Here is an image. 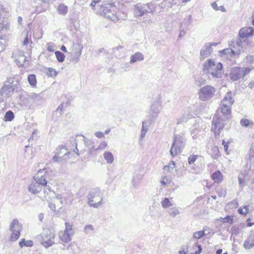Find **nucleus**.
Returning <instances> with one entry per match:
<instances>
[{"instance_id": "f257e3e1", "label": "nucleus", "mask_w": 254, "mask_h": 254, "mask_svg": "<svg viewBox=\"0 0 254 254\" xmlns=\"http://www.w3.org/2000/svg\"><path fill=\"white\" fill-rule=\"evenodd\" d=\"M223 65L221 63H216L209 59L203 65V72L209 78H220L223 72Z\"/></svg>"}, {"instance_id": "f03ea898", "label": "nucleus", "mask_w": 254, "mask_h": 254, "mask_svg": "<svg viewBox=\"0 0 254 254\" xmlns=\"http://www.w3.org/2000/svg\"><path fill=\"white\" fill-rule=\"evenodd\" d=\"M99 11L101 14L111 20L117 22L119 20H124L127 15L124 14V17H120L117 15L116 7L114 3H105L100 6Z\"/></svg>"}, {"instance_id": "7ed1b4c3", "label": "nucleus", "mask_w": 254, "mask_h": 254, "mask_svg": "<svg viewBox=\"0 0 254 254\" xmlns=\"http://www.w3.org/2000/svg\"><path fill=\"white\" fill-rule=\"evenodd\" d=\"M234 101L231 92H228L217 111L221 113L222 115L220 116L227 120L231 118V107Z\"/></svg>"}, {"instance_id": "20e7f679", "label": "nucleus", "mask_w": 254, "mask_h": 254, "mask_svg": "<svg viewBox=\"0 0 254 254\" xmlns=\"http://www.w3.org/2000/svg\"><path fill=\"white\" fill-rule=\"evenodd\" d=\"M87 202L90 207L97 208L102 204V195L98 188L91 190L87 196Z\"/></svg>"}, {"instance_id": "39448f33", "label": "nucleus", "mask_w": 254, "mask_h": 254, "mask_svg": "<svg viewBox=\"0 0 254 254\" xmlns=\"http://www.w3.org/2000/svg\"><path fill=\"white\" fill-rule=\"evenodd\" d=\"M185 139L182 136L179 134L175 135L173 142L170 151L171 155L174 157L178 153H181L185 146Z\"/></svg>"}, {"instance_id": "423d86ee", "label": "nucleus", "mask_w": 254, "mask_h": 254, "mask_svg": "<svg viewBox=\"0 0 254 254\" xmlns=\"http://www.w3.org/2000/svg\"><path fill=\"white\" fill-rule=\"evenodd\" d=\"M227 120L221 116L215 115L213 117L212 121L211 130L214 131L216 137L219 135L220 132L226 124Z\"/></svg>"}, {"instance_id": "0eeeda50", "label": "nucleus", "mask_w": 254, "mask_h": 254, "mask_svg": "<svg viewBox=\"0 0 254 254\" xmlns=\"http://www.w3.org/2000/svg\"><path fill=\"white\" fill-rule=\"evenodd\" d=\"M154 8V4L152 2L145 4L139 3L135 5L134 13L136 16H142L147 13L152 12V9Z\"/></svg>"}, {"instance_id": "6e6552de", "label": "nucleus", "mask_w": 254, "mask_h": 254, "mask_svg": "<svg viewBox=\"0 0 254 254\" xmlns=\"http://www.w3.org/2000/svg\"><path fill=\"white\" fill-rule=\"evenodd\" d=\"M215 91L213 86L205 85L199 89L198 93L199 98L201 101H207L213 97Z\"/></svg>"}, {"instance_id": "1a4fd4ad", "label": "nucleus", "mask_w": 254, "mask_h": 254, "mask_svg": "<svg viewBox=\"0 0 254 254\" xmlns=\"http://www.w3.org/2000/svg\"><path fill=\"white\" fill-rule=\"evenodd\" d=\"M9 230L11 232L10 237L11 241H16L20 237L22 231V225L17 219H13L9 226Z\"/></svg>"}, {"instance_id": "9d476101", "label": "nucleus", "mask_w": 254, "mask_h": 254, "mask_svg": "<svg viewBox=\"0 0 254 254\" xmlns=\"http://www.w3.org/2000/svg\"><path fill=\"white\" fill-rule=\"evenodd\" d=\"M41 244L46 248L54 244L55 234L50 230H45L41 235Z\"/></svg>"}, {"instance_id": "9b49d317", "label": "nucleus", "mask_w": 254, "mask_h": 254, "mask_svg": "<svg viewBox=\"0 0 254 254\" xmlns=\"http://www.w3.org/2000/svg\"><path fill=\"white\" fill-rule=\"evenodd\" d=\"M7 82L8 84H6L5 83L0 90V95L3 97H9L11 96L15 89L12 81L10 82L9 80Z\"/></svg>"}, {"instance_id": "f8f14e48", "label": "nucleus", "mask_w": 254, "mask_h": 254, "mask_svg": "<svg viewBox=\"0 0 254 254\" xmlns=\"http://www.w3.org/2000/svg\"><path fill=\"white\" fill-rule=\"evenodd\" d=\"M230 76L233 81H236L245 76L244 68L239 67H234L231 68Z\"/></svg>"}, {"instance_id": "ddd939ff", "label": "nucleus", "mask_w": 254, "mask_h": 254, "mask_svg": "<svg viewBox=\"0 0 254 254\" xmlns=\"http://www.w3.org/2000/svg\"><path fill=\"white\" fill-rule=\"evenodd\" d=\"M153 1L154 2H158V6L161 9L170 7L173 5L181 3V0H153Z\"/></svg>"}, {"instance_id": "4468645a", "label": "nucleus", "mask_w": 254, "mask_h": 254, "mask_svg": "<svg viewBox=\"0 0 254 254\" xmlns=\"http://www.w3.org/2000/svg\"><path fill=\"white\" fill-rule=\"evenodd\" d=\"M254 28L252 27H243L239 31V36L241 39H243L244 43L246 42L244 39L247 38L254 34Z\"/></svg>"}, {"instance_id": "2eb2a0df", "label": "nucleus", "mask_w": 254, "mask_h": 254, "mask_svg": "<svg viewBox=\"0 0 254 254\" xmlns=\"http://www.w3.org/2000/svg\"><path fill=\"white\" fill-rule=\"evenodd\" d=\"M161 109V104L159 101L157 102H155L152 104L150 107V118L152 120L155 119L158 116Z\"/></svg>"}, {"instance_id": "dca6fc26", "label": "nucleus", "mask_w": 254, "mask_h": 254, "mask_svg": "<svg viewBox=\"0 0 254 254\" xmlns=\"http://www.w3.org/2000/svg\"><path fill=\"white\" fill-rule=\"evenodd\" d=\"M213 51V49L209 44H205L200 52V60L203 61Z\"/></svg>"}, {"instance_id": "f3484780", "label": "nucleus", "mask_w": 254, "mask_h": 254, "mask_svg": "<svg viewBox=\"0 0 254 254\" xmlns=\"http://www.w3.org/2000/svg\"><path fill=\"white\" fill-rule=\"evenodd\" d=\"M243 247L247 250H250L254 247V233L253 231L251 232L249 236L245 241Z\"/></svg>"}, {"instance_id": "a211bd4d", "label": "nucleus", "mask_w": 254, "mask_h": 254, "mask_svg": "<svg viewBox=\"0 0 254 254\" xmlns=\"http://www.w3.org/2000/svg\"><path fill=\"white\" fill-rule=\"evenodd\" d=\"M28 190L32 194H38L42 190V187L37 181L33 180L28 187Z\"/></svg>"}, {"instance_id": "6ab92c4d", "label": "nucleus", "mask_w": 254, "mask_h": 254, "mask_svg": "<svg viewBox=\"0 0 254 254\" xmlns=\"http://www.w3.org/2000/svg\"><path fill=\"white\" fill-rule=\"evenodd\" d=\"M41 170L39 173L34 177V180L37 181L40 186H46L47 184V181L46 180V176L45 175L40 176Z\"/></svg>"}, {"instance_id": "aec40b11", "label": "nucleus", "mask_w": 254, "mask_h": 254, "mask_svg": "<svg viewBox=\"0 0 254 254\" xmlns=\"http://www.w3.org/2000/svg\"><path fill=\"white\" fill-rule=\"evenodd\" d=\"M144 59L143 54L140 52H136L130 57V63L133 64L137 61H142Z\"/></svg>"}, {"instance_id": "412c9836", "label": "nucleus", "mask_w": 254, "mask_h": 254, "mask_svg": "<svg viewBox=\"0 0 254 254\" xmlns=\"http://www.w3.org/2000/svg\"><path fill=\"white\" fill-rule=\"evenodd\" d=\"M83 46L79 43H73L71 47V53H78L81 54Z\"/></svg>"}, {"instance_id": "4be33fe9", "label": "nucleus", "mask_w": 254, "mask_h": 254, "mask_svg": "<svg viewBox=\"0 0 254 254\" xmlns=\"http://www.w3.org/2000/svg\"><path fill=\"white\" fill-rule=\"evenodd\" d=\"M212 179L216 183H220L222 182V175L219 171H215L211 176Z\"/></svg>"}, {"instance_id": "5701e85b", "label": "nucleus", "mask_w": 254, "mask_h": 254, "mask_svg": "<svg viewBox=\"0 0 254 254\" xmlns=\"http://www.w3.org/2000/svg\"><path fill=\"white\" fill-rule=\"evenodd\" d=\"M222 53L224 55L229 56L231 58L238 57L240 54L239 51L235 52L231 49H226L223 50Z\"/></svg>"}, {"instance_id": "b1692460", "label": "nucleus", "mask_w": 254, "mask_h": 254, "mask_svg": "<svg viewBox=\"0 0 254 254\" xmlns=\"http://www.w3.org/2000/svg\"><path fill=\"white\" fill-rule=\"evenodd\" d=\"M46 188L44 190V193L45 194V198L47 199L51 198L53 197V194H55L54 191L51 190L49 186H46Z\"/></svg>"}, {"instance_id": "393cba45", "label": "nucleus", "mask_w": 254, "mask_h": 254, "mask_svg": "<svg viewBox=\"0 0 254 254\" xmlns=\"http://www.w3.org/2000/svg\"><path fill=\"white\" fill-rule=\"evenodd\" d=\"M103 157L108 164H111L114 161V157L111 152H105L103 154Z\"/></svg>"}, {"instance_id": "a878e982", "label": "nucleus", "mask_w": 254, "mask_h": 254, "mask_svg": "<svg viewBox=\"0 0 254 254\" xmlns=\"http://www.w3.org/2000/svg\"><path fill=\"white\" fill-rule=\"evenodd\" d=\"M58 11L60 14L65 15L68 11V7L64 3H61L58 8Z\"/></svg>"}, {"instance_id": "bb28decb", "label": "nucleus", "mask_w": 254, "mask_h": 254, "mask_svg": "<svg viewBox=\"0 0 254 254\" xmlns=\"http://www.w3.org/2000/svg\"><path fill=\"white\" fill-rule=\"evenodd\" d=\"M71 236V233H67L64 232L60 234L59 237L63 242L67 243L71 240L70 237Z\"/></svg>"}, {"instance_id": "cd10ccee", "label": "nucleus", "mask_w": 254, "mask_h": 254, "mask_svg": "<svg viewBox=\"0 0 254 254\" xmlns=\"http://www.w3.org/2000/svg\"><path fill=\"white\" fill-rule=\"evenodd\" d=\"M56 153L59 156L62 154H64V155L62 156L63 157L68 154L69 152L67 151V149L64 146L62 145L61 146H59V148H57L56 150Z\"/></svg>"}, {"instance_id": "c85d7f7f", "label": "nucleus", "mask_w": 254, "mask_h": 254, "mask_svg": "<svg viewBox=\"0 0 254 254\" xmlns=\"http://www.w3.org/2000/svg\"><path fill=\"white\" fill-rule=\"evenodd\" d=\"M25 60V56L22 54L21 55H19L17 59H16L15 60V63L17 65L19 66H24V61Z\"/></svg>"}, {"instance_id": "c756f323", "label": "nucleus", "mask_w": 254, "mask_h": 254, "mask_svg": "<svg viewBox=\"0 0 254 254\" xmlns=\"http://www.w3.org/2000/svg\"><path fill=\"white\" fill-rule=\"evenodd\" d=\"M32 43V42L31 39V35L29 37L28 31H27L26 37H25V38L23 41V45L26 46H28L29 44H30V45L28 46V47H29L28 49H30L32 48V45H31Z\"/></svg>"}, {"instance_id": "7c9ffc66", "label": "nucleus", "mask_w": 254, "mask_h": 254, "mask_svg": "<svg viewBox=\"0 0 254 254\" xmlns=\"http://www.w3.org/2000/svg\"><path fill=\"white\" fill-rule=\"evenodd\" d=\"M14 118V115L13 112L9 110L5 113L4 117V121L5 122H11Z\"/></svg>"}, {"instance_id": "2f4dec72", "label": "nucleus", "mask_w": 254, "mask_h": 254, "mask_svg": "<svg viewBox=\"0 0 254 254\" xmlns=\"http://www.w3.org/2000/svg\"><path fill=\"white\" fill-rule=\"evenodd\" d=\"M19 245L21 248L24 246L31 247L33 245V242L31 240L25 241V239H22L19 242Z\"/></svg>"}, {"instance_id": "473e14b6", "label": "nucleus", "mask_w": 254, "mask_h": 254, "mask_svg": "<svg viewBox=\"0 0 254 254\" xmlns=\"http://www.w3.org/2000/svg\"><path fill=\"white\" fill-rule=\"evenodd\" d=\"M28 81L29 83L32 86H35L37 84V79L36 78V75L33 74L29 75L28 76Z\"/></svg>"}, {"instance_id": "72a5a7b5", "label": "nucleus", "mask_w": 254, "mask_h": 254, "mask_svg": "<svg viewBox=\"0 0 254 254\" xmlns=\"http://www.w3.org/2000/svg\"><path fill=\"white\" fill-rule=\"evenodd\" d=\"M205 235L206 234L205 233V229H204L202 231L195 232L193 233V239H200Z\"/></svg>"}, {"instance_id": "f704fd0d", "label": "nucleus", "mask_w": 254, "mask_h": 254, "mask_svg": "<svg viewBox=\"0 0 254 254\" xmlns=\"http://www.w3.org/2000/svg\"><path fill=\"white\" fill-rule=\"evenodd\" d=\"M55 55L59 62L62 63L64 61L65 56L62 52L59 51H56Z\"/></svg>"}, {"instance_id": "c9c22d12", "label": "nucleus", "mask_w": 254, "mask_h": 254, "mask_svg": "<svg viewBox=\"0 0 254 254\" xmlns=\"http://www.w3.org/2000/svg\"><path fill=\"white\" fill-rule=\"evenodd\" d=\"M161 204L163 208H166L173 205L172 203L167 197L165 198L162 201Z\"/></svg>"}, {"instance_id": "e433bc0d", "label": "nucleus", "mask_w": 254, "mask_h": 254, "mask_svg": "<svg viewBox=\"0 0 254 254\" xmlns=\"http://www.w3.org/2000/svg\"><path fill=\"white\" fill-rule=\"evenodd\" d=\"M191 15H189L187 16L184 20V21L182 23L183 24V26H184V27L187 28L191 22Z\"/></svg>"}, {"instance_id": "4c0bfd02", "label": "nucleus", "mask_w": 254, "mask_h": 254, "mask_svg": "<svg viewBox=\"0 0 254 254\" xmlns=\"http://www.w3.org/2000/svg\"><path fill=\"white\" fill-rule=\"evenodd\" d=\"M216 192L219 197H225L226 195L227 191L225 189L219 188L217 189Z\"/></svg>"}, {"instance_id": "58836bf2", "label": "nucleus", "mask_w": 254, "mask_h": 254, "mask_svg": "<svg viewBox=\"0 0 254 254\" xmlns=\"http://www.w3.org/2000/svg\"><path fill=\"white\" fill-rule=\"evenodd\" d=\"M168 212L169 214L173 217H175L180 213V212L179 211L178 209L175 207L170 209Z\"/></svg>"}, {"instance_id": "ea45409f", "label": "nucleus", "mask_w": 254, "mask_h": 254, "mask_svg": "<svg viewBox=\"0 0 254 254\" xmlns=\"http://www.w3.org/2000/svg\"><path fill=\"white\" fill-rule=\"evenodd\" d=\"M65 229L64 232L67 233H71V235H72L73 234V231L72 228V225L69 222H66L65 223Z\"/></svg>"}, {"instance_id": "a19ab883", "label": "nucleus", "mask_w": 254, "mask_h": 254, "mask_svg": "<svg viewBox=\"0 0 254 254\" xmlns=\"http://www.w3.org/2000/svg\"><path fill=\"white\" fill-rule=\"evenodd\" d=\"M64 108V104H61L57 109L53 113V115H56L57 116H61L62 115V112Z\"/></svg>"}, {"instance_id": "79ce46f5", "label": "nucleus", "mask_w": 254, "mask_h": 254, "mask_svg": "<svg viewBox=\"0 0 254 254\" xmlns=\"http://www.w3.org/2000/svg\"><path fill=\"white\" fill-rule=\"evenodd\" d=\"M58 72L55 69L50 67L48 68L47 74L51 77H56L57 75Z\"/></svg>"}, {"instance_id": "37998d69", "label": "nucleus", "mask_w": 254, "mask_h": 254, "mask_svg": "<svg viewBox=\"0 0 254 254\" xmlns=\"http://www.w3.org/2000/svg\"><path fill=\"white\" fill-rule=\"evenodd\" d=\"M71 54H72V56H71V59L70 61L75 63H78L79 61L81 54H79V53L77 54H76V53H71Z\"/></svg>"}, {"instance_id": "c03bdc74", "label": "nucleus", "mask_w": 254, "mask_h": 254, "mask_svg": "<svg viewBox=\"0 0 254 254\" xmlns=\"http://www.w3.org/2000/svg\"><path fill=\"white\" fill-rule=\"evenodd\" d=\"M42 93L39 94L32 93L29 95V97L34 100H39L42 98Z\"/></svg>"}, {"instance_id": "a18cd8bd", "label": "nucleus", "mask_w": 254, "mask_h": 254, "mask_svg": "<svg viewBox=\"0 0 254 254\" xmlns=\"http://www.w3.org/2000/svg\"><path fill=\"white\" fill-rule=\"evenodd\" d=\"M205 80L202 77H199L195 80L194 84L196 87H200L202 84L204 83Z\"/></svg>"}, {"instance_id": "49530a36", "label": "nucleus", "mask_w": 254, "mask_h": 254, "mask_svg": "<svg viewBox=\"0 0 254 254\" xmlns=\"http://www.w3.org/2000/svg\"><path fill=\"white\" fill-rule=\"evenodd\" d=\"M94 228L92 225H87L84 227V232L87 234H91Z\"/></svg>"}, {"instance_id": "de8ad7c7", "label": "nucleus", "mask_w": 254, "mask_h": 254, "mask_svg": "<svg viewBox=\"0 0 254 254\" xmlns=\"http://www.w3.org/2000/svg\"><path fill=\"white\" fill-rule=\"evenodd\" d=\"M246 59L249 64V65L252 68H254V56H248L246 57Z\"/></svg>"}, {"instance_id": "09e8293b", "label": "nucleus", "mask_w": 254, "mask_h": 254, "mask_svg": "<svg viewBox=\"0 0 254 254\" xmlns=\"http://www.w3.org/2000/svg\"><path fill=\"white\" fill-rule=\"evenodd\" d=\"M198 157L197 155H191L188 157V163L190 165L193 164Z\"/></svg>"}, {"instance_id": "8fccbe9b", "label": "nucleus", "mask_w": 254, "mask_h": 254, "mask_svg": "<svg viewBox=\"0 0 254 254\" xmlns=\"http://www.w3.org/2000/svg\"><path fill=\"white\" fill-rule=\"evenodd\" d=\"M8 28V26L4 24L3 23L0 22V33H5Z\"/></svg>"}, {"instance_id": "3c124183", "label": "nucleus", "mask_w": 254, "mask_h": 254, "mask_svg": "<svg viewBox=\"0 0 254 254\" xmlns=\"http://www.w3.org/2000/svg\"><path fill=\"white\" fill-rule=\"evenodd\" d=\"M186 33V30L184 29L183 24L181 23L180 24V33L178 36L179 39H181L183 36H184Z\"/></svg>"}, {"instance_id": "603ef678", "label": "nucleus", "mask_w": 254, "mask_h": 254, "mask_svg": "<svg viewBox=\"0 0 254 254\" xmlns=\"http://www.w3.org/2000/svg\"><path fill=\"white\" fill-rule=\"evenodd\" d=\"M238 180H239V184L241 187L243 188L245 186V179L244 176H239L238 177Z\"/></svg>"}, {"instance_id": "864d4df0", "label": "nucleus", "mask_w": 254, "mask_h": 254, "mask_svg": "<svg viewBox=\"0 0 254 254\" xmlns=\"http://www.w3.org/2000/svg\"><path fill=\"white\" fill-rule=\"evenodd\" d=\"M240 124L243 127H247L250 125V121L248 119H242L240 121Z\"/></svg>"}, {"instance_id": "5fc2aeb1", "label": "nucleus", "mask_w": 254, "mask_h": 254, "mask_svg": "<svg viewBox=\"0 0 254 254\" xmlns=\"http://www.w3.org/2000/svg\"><path fill=\"white\" fill-rule=\"evenodd\" d=\"M240 229L239 227L236 226L233 227L231 229L232 235H237L240 233Z\"/></svg>"}, {"instance_id": "6e6d98bb", "label": "nucleus", "mask_w": 254, "mask_h": 254, "mask_svg": "<svg viewBox=\"0 0 254 254\" xmlns=\"http://www.w3.org/2000/svg\"><path fill=\"white\" fill-rule=\"evenodd\" d=\"M224 222L229 223L230 224L233 223V217L230 215H227L225 217Z\"/></svg>"}, {"instance_id": "4d7b16f0", "label": "nucleus", "mask_w": 254, "mask_h": 254, "mask_svg": "<svg viewBox=\"0 0 254 254\" xmlns=\"http://www.w3.org/2000/svg\"><path fill=\"white\" fill-rule=\"evenodd\" d=\"M107 146V143L106 141H102L100 144L99 145L98 148H97V150L99 149H104L106 148V147Z\"/></svg>"}, {"instance_id": "13d9d810", "label": "nucleus", "mask_w": 254, "mask_h": 254, "mask_svg": "<svg viewBox=\"0 0 254 254\" xmlns=\"http://www.w3.org/2000/svg\"><path fill=\"white\" fill-rule=\"evenodd\" d=\"M249 158L251 162H254V149H250L249 151Z\"/></svg>"}, {"instance_id": "bf43d9fd", "label": "nucleus", "mask_w": 254, "mask_h": 254, "mask_svg": "<svg viewBox=\"0 0 254 254\" xmlns=\"http://www.w3.org/2000/svg\"><path fill=\"white\" fill-rule=\"evenodd\" d=\"M175 168V166L170 164L168 165H166L164 167V169L165 170L167 169L169 172H172L173 171V169Z\"/></svg>"}, {"instance_id": "052dcab7", "label": "nucleus", "mask_w": 254, "mask_h": 254, "mask_svg": "<svg viewBox=\"0 0 254 254\" xmlns=\"http://www.w3.org/2000/svg\"><path fill=\"white\" fill-rule=\"evenodd\" d=\"M230 142H231L229 141H228L227 142H225L224 140H223V141H222V144L224 146V150L227 153V154H229V153L228 152V144Z\"/></svg>"}, {"instance_id": "680f3d73", "label": "nucleus", "mask_w": 254, "mask_h": 254, "mask_svg": "<svg viewBox=\"0 0 254 254\" xmlns=\"http://www.w3.org/2000/svg\"><path fill=\"white\" fill-rule=\"evenodd\" d=\"M62 159V157H60L58 155H57L56 153V154L53 157V161L55 162H61Z\"/></svg>"}, {"instance_id": "e2e57ef3", "label": "nucleus", "mask_w": 254, "mask_h": 254, "mask_svg": "<svg viewBox=\"0 0 254 254\" xmlns=\"http://www.w3.org/2000/svg\"><path fill=\"white\" fill-rule=\"evenodd\" d=\"M187 121V119L185 116L182 117L179 120H178L177 122V124H183V123L186 122Z\"/></svg>"}, {"instance_id": "0e129e2a", "label": "nucleus", "mask_w": 254, "mask_h": 254, "mask_svg": "<svg viewBox=\"0 0 254 254\" xmlns=\"http://www.w3.org/2000/svg\"><path fill=\"white\" fill-rule=\"evenodd\" d=\"M95 135L98 138H102L104 137V134L101 131H97L95 133Z\"/></svg>"}, {"instance_id": "69168bd1", "label": "nucleus", "mask_w": 254, "mask_h": 254, "mask_svg": "<svg viewBox=\"0 0 254 254\" xmlns=\"http://www.w3.org/2000/svg\"><path fill=\"white\" fill-rule=\"evenodd\" d=\"M146 121H143L142 122V128H141V132H146L147 131V128L145 127V125L146 124Z\"/></svg>"}, {"instance_id": "338daca9", "label": "nucleus", "mask_w": 254, "mask_h": 254, "mask_svg": "<svg viewBox=\"0 0 254 254\" xmlns=\"http://www.w3.org/2000/svg\"><path fill=\"white\" fill-rule=\"evenodd\" d=\"M49 207L53 211H56V205H55V204L51 203V202L49 203Z\"/></svg>"}, {"instance_id": "774afa93", "label": "nucleus", "mask_w": 254, "mask_h": 254, "mask_svg": "<svg viewBox=\"0 0 254 254\" xmlns=\"http://www.w3.org/2000/svg\"><path fill=\"white\" fill-rule=\"evenodd\" d=\"M191 134L192 135V137L193 138V139H195L196 138H197V133L195 132V131L194 130H191Z\"/></svg>"}]
</instances>
